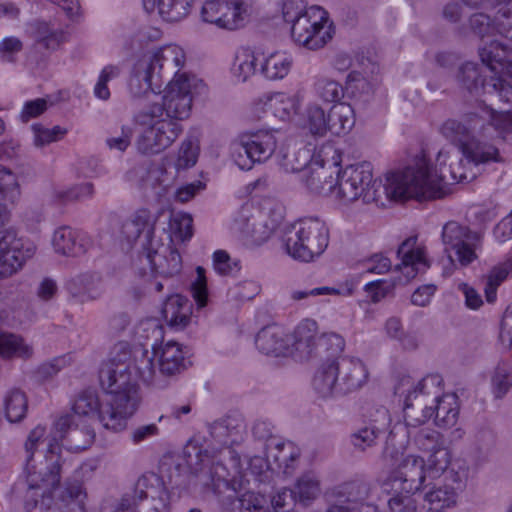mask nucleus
<instances>
[{
	"label": "nucleus",
	"mask_w": 512,
	"mask_h": 512,
	"mask_svg": "<svg viewBox=\"0 0 512 512\" xmlns=\"http://www.w3.org/2000/svg\"><path fill=\"white\" fill-rule=\"evenodd\" d=\"M191 107V79L182 73L169 81L161 104L154 103L134 116L144 127L135 143L137 151L151 156L170 147L183 130L178 121L189 117Z\"/></svg>",
	"instance_id": "obj_1"
},
{
	"label": "nucleus",
	"mask_w": 512,
	"mask_h": 512,
	"mask_svg": "<svg viewBox=\"0 0 512 512\" xmlns=\"http://www.w3.org/2000/svg\"><path fill=\"white\" fill-rule=\"evenodd\" d=\"M115 350L118 353L103 365L99 379L108 406V415L101 416L103 427L119 432L125 429L127 419L137 410L140 398L128 363L131 355L127 344L120 343Z\"/></svg>",
	"instance_id": "obj_2"
},
{
	"label": "nucleus",
	"mask_w": 512,
	"mask_h": 512,
	"mask_svg": "<svg viewBox=\"0 0 512 512\" xmlns=\"http://www.w3.org/2000/svg\"><path fill=\"white\" fill-rule=\"evenodd\" d=\"M384 191L393 200L424 201L442 196L435 168L432 169L424 153L417 155L404 169L389 173Z\"/></svg>",
	"instance_id": "obj_3"
},
{
	"label": "nucleus",
	"mask_w": 512,
	"mask_h": 512,
	"mask_svg": "<svg viewBox=\"0 0 512 512\" xmlns=\"http://www.w3.org/2000/svg\"><path fill=\"white\" fill-rule=\"evenodd\" d=\"M55 441V437L50 438L45 452H39L36 457H27L25 471L28 490L25 507L28 510L37 506L38 498H41L42 506L49 507L52 493L60 483L61 448Z\"/></svg>",
	"instance_id": "obj_4"
},
{
	"label": "nucleus",
	"mask_w": 512,
	"mask_h": 512,
	"mask_svg": "<svg viewBox=\"0 0 512 512\" xmlns=\"http://www.w3.org/2000/svg\"><path fill=\"white\" fill-rule=\"evenodd\" d=\"M366 364L357 357L342 356L324 361L317 368L312 385L324 398L346 395L363 388L369 380Z\"/></svg>",
	"instance_id": "obj_5"
},
{
	"label": "nucleus",
	"mask_w": 512,
	"mask_h": 512,
	"mask_svg": "<svg viewBox=\"0 0 512 512\" xmlns=\"http://www.w3.org/2000/svg\"><path fill=\"white\" fill-rule=\"evenodd\" d=\"M284 219V207L269 203L258 209L252 204H244L233 220L231 229L247 245L259 246L270 239Z\"/></svg>",
	"instance_id": "obj_6"
},
{
	"label": "nucleus",
	"mask_w": 512,
	"mask_h": 512,
	"mask_svg": "<svg viewBox=\"0 0 512 512\" xmlns=\"http://www.w3.org/2000/svg\"><path fill=\"white\" fill-rule=\"evenodd\" d=\"M328 229L316 217L303 218L286 228L283 242L286 252L295 260L310 262L328 246Z\"/></svg>",
	"instance_id": "obj_7"
},
{
	"label": "nucleus",
	"mask_w": 512,
	"mask_h": 512,
	"mask_svg": "<svg viewBox=\"0 0 512 512\" xmlns=\"http://www.w3.org/2000/svg\"><path fill=\"white\" fill-rule=\"evenodd\" d=\"M335 199L343 204L357 200L363 203L378 201L380 182L374 178L373 166L370 162H361L346 166L343 170L335 171Z\"/></svg>",
	"instance_id": "obj_8"
},
{
	"label": "nucleus",
	"mask_w": 512,
	"mask_h": 512,
	"mask_svg": "<svg viewBox=\"0 0 512 512\" xmlns=\"http://www.w3.org/2000/svg\"><path fill=\"white\" fill-rule=\"evenodd\" d=\"M441 133L459 149L470 166L503 161L498 148L482 140L488 137L482 135V128L475 134L461 122L449 119L443 123Z\"/></svg>",
	"instance_id": "obj_9"
},
{
	"label": "nucleus",
	"mask_w": 512,
	"mask_h": 512,
	"mask_svg": "<svg viewBox=\"0 0 512 512\" xmlns=\"http://www.w3.org/2000/svg\"><path fill=\"white\" fill-rule=\"evenodd\" d=\"M155 360L162 375L173 376L181 373L191 362L188 351L175 341H168L159 347L153 346V351L141 350L140 356L135 355V367L141 379L147 384L155 382Z\"/></svg>",
	"instance_id": "obj_10"
},
{
	"label": "nucleus",
	"mask_w": 512,
	"mask_h": 512,
	"mask_svg": "<svg viewBox=\"0 0 512 512\" xmlns=\"http://www.w3.org/2000/svg\"><path fill=\"white\" fill-rule=\"evenodd\" d=\"M487 81L483 68L474 62L463 63L457 71L459 86L472 96L495 95L504 102L512 101V73H496Z\"/></svg>",
	"instance_id": "obj_11"
},
{
	"label": "nucleus",
	"mask_w": 512,
	"mask_h": 512,
	"mask_svg": "<svg viewBox=\"0 0 512 512\" xmlns=\"http://www.w3.org/2000/svg\"><path fill=\"white\" fill-rule=\"evenodd\" d=\"M334 35L333 23L328 12L320 6H311L291 26V36L299 45L317 50L322 48Z\"/></svg>",
	"instance_id": "obj_12"
},
{
	"label": "nucleus",
	"mask_w": 512,
	"mask_h": 512,
	"mask_svg": "<svg viewBox=\"0 0 512 512\" xmlns=\"http://www.w3.org/2000/svg\"><path fill=\"white\" fill-rule=\"evenodd\" d=\"M277 139L274 131L258 130L239 136L232 145V157L242 170H250L255 163L267 161L275 152Z\"/></svg>",
	"instance_id": "obj_13"
},
{
	"label": "nucleus",
	"mask_w": 512,
	"mask_h": 512,
	"mask_svg": "<svg viewBox=\"0 0 512 512\" xmlns=\"http://www.w3.org/2000/svg\"><path fill=\"white\" fill-rule=\"evenodd\" d=\"M498 39L479 47V56L491 72L512 73V21L500 22Z\"/></svg>",
	"instance_id": "obj_14"
},
{
	"label": "nucleus",
	"mask_w": 512,
	"mask_h": 512,
	"mask_svg": "<svg viewBox=\"0 0 512 512\" xmlns=\"http://www.w3.org/2000/svg\"><path fill=\"white\" fill-rule=\"evenodd\" d=\"M425 467L422 457L407 455L387 477L385 489L391 493H416L426 479Z\"/></svg>",
	"instance_id": "obj_15"
},
{
	"label": "nucleus",
	"mask_w": 512,
	"mask_h": 512,
	"mask_svg": "<svg viewBox=\"0 0 512 512\" xmlns=\"http://www.w3.org/2000/svg\"><path fill=\"white\" fill-rule=\"evenodd\" d=\"M201 17L220 29L237 30L244 26L247 10L242 0H206Z\"/></svg>",
	"instance_id": "obj_16"
},
{
	"label": "nucleus",
	"mask_w": 512,
	"mask_h": 512,
	"mask_svg": "<svg viewBox=\"0 0 512 512\" xmlns=\"http://www.w3.org/2000/svg\"><path fill=\"white\" fill-rule=\"evenodd\" d=\"M56 438L69 452L79 453L91 447L95 440V431L87 421H78L75 416H61L53 425Z\"/></svg>",
	"instance_id": "obj_17"
},
{
	"label": "nucleus",
	"mask_w": 512,
	"mask_h": 512,
	"mask_svg": "<svg viewBox=\"0 0 512 512\" xmlns=\"http://www.w3.org/2000/svg\"><path fill=\"white\" fill-rule=\"evenodd\" d=\"M443 379L438 374H430L425 376L416 386L411 377H403L395 387V394H413V400L416 401L418 406L430 408L433 411V406L446 395L443 393Z\"/></svg>",
	"instance_id": "obj_18"
},
{
	"label": "nucleus",
	"mask_w": 512,
	"mask_h": 512,
	"mask_svg": "<svg viewBox=\"0 0 512 512\" xmlns=\"http://www.w3.org/2000/svg\"><path fill=\"white\" fill-rule=\"evenodd\" d=\"M372 490L371 483L361 479H354L341 483L326 492L325 497H333L339 499L361 512H379L378 507L369 503Z\"/></svg>",
	"instance_id": "obj_19"
},
{
	"label": "nucleus",
	"mask_w": 512,
	"mask_h": 512,
	"mask_svg": "<svg viewBox=\"0 0 512 512\" xmlns=\"http://www.w3.org/2000/svg\"><path fill=\"white\" fill-rule=\"evenodd\" d=\"M329 151L332 153V159H322L321 163L313 162L305 180L307 188L317 195L334 196L336 176L333 175L338 169L340 156L335 149L329 148Z\"/></svg>",
	"instance_id": "obj_20"
},
{
	"label": "nucleus",
	"mask_w": 512,
	"mask_h": 512,
	"mask_svg": "<svg viewBox=\"0 0 512 512\" xmlns=\"http://www.w3.org/2000/svg\"><path fill=\"white\" fill-rule=\"evenodd\" d=\"M151 65L155 75L159 74L160 81L163 84L164 80L169 79L172 75L177 78L180 69L185 63V53L183 49L177 45H168L156 50L153 53L145 54L142 57Z\"/></svg>",
	"instance_id": "obj_21"
},
{
	"label": "nucleus",
	"mask_w": 512,
	"mask_h": 512,
	"mask_svg": "<svg viewBox=\"0 0 512 512\" xmlns=\"http://www.w3.org/2000/svg\"><path fill=\"white\" fill-rule=\"evenodd\" d=\"M417 236H411L404 240L397 250L401 262L395 266V270L403 274L405 282L413 279L419 272L426 271L429 260L423 246L417 244Z\"/></svg>",
	"instance_id": "obj_22"
},
{
	"label": "nucleus",
	"mask_w": 512,
	"mask_h": 512,
	"mask_svg": "<svg viewBox=\"0 0 512 512\" xmlns=\"http://www.w3.org/2000/svg\"><path fill=\"white\" fill-rule=\"evenodd\" d=\"M52 243L58 254L71 257H80L93 246V240L86 232L67 226L55 230Z\"/></svg>",
	"instance_id": "obj_23"
},
{
	"label": "nucleus",
	"mask_w": 512,
	"mask_h": 512,
	"mask_svg": "<svg viewBox=\"0 0 512 512\" xmlns=\"http://www.w3.org/2000/svg\"><path fill=\"white\" fill-rule=\"evenodd\" d=\"M156 221L157 216L148 209H138L122 224L121 233L130 243L143 236L145 239L143 246L148 250L154 249L153 235Z\"/></svg>",
	"instance_id": "obj_24"
},
{
	"label": "nucleus",
	"mask_w": 512,
	"mask_h": 512,
	"mask_svg": "<svg viewBox=\"0 0 512 512\" xmlns=\"http://www.w3.org/2000/svg\"><path fill=\"white\" fill-rule=\"evenodd\" d=\"M448 158V152L445 150L437 153L435 171L441 192L443 184L470 182L476 177L475 166L468 165L464 157L446 167Z\"/></svg>",
	"instance_id": "obj_25"
},
{
	"label": "nucleus",
	"mask_w": 512,
	"mask_h": 512,
	"mask_svg": "<svg viewBox=\"0 0 512 512\" xmlns=\"http://www.w3.org/2000/svg\"><path fill=\"white\" fill-rule=\"evenodd\" d=\"M318 325L312 319L303 320L294 330L291 354L298 361H307L317 354Z\"/></svg>",
	"instance_id": "obj_26"
},
{
	"label": "nucleus",
	"mask_w": 512,
	"mask_h": 512,
	"mask_svg": "<svg viewBox=\"0 0 512 512\" xmlns=\"http://www.w3.org/2000/svg\"><path fill=\"white\" fill-rule=\"evenodd\" d=\"M300 101L297 96H289L285 93L265 95L254 104L255 113L260 117L261 113H270L282 120H290L299 110Z\"/></svg>",
	"instance_id": "obj_27"
},
{
	"label": "nucleus",
	"mask_w": 512,
	"mask_h": 512,
	"mask_svg": "<svg viewBox=\"0 0 512 512\" xmlns=\"http://www.w3.org/2000/svg\"><path fill=\"white\" fill-rule=\"evenodd\" d=\"M209 431L211 437L220 447H228L238 444L243 440L245 423L243 418L238 414L227 415L212 423L209 427Z\"/></svg>",
	"instance_id": "obj_28"
},
{
	"label": "nucleus",
	"mask_w": 512,
	"mask_h": 512,
	"mask_svg": "<svg viewBox=\"0 0 512 512\" xmlns=\"http://www.w3.org/2000/svg\"><path fill=\"white\" fill-rule=\"evenodd\" d=\"M150 65L140 58L133 67L128 88L134 98H141L148 92H155L162 87L159 74L155 75Z\"/></svg>",
	"instance_id": "obj_29"
},
{
	"label": "nucleus",
	"mask_w": 512,
	"mask_h": 512,
	"mask_svg": "<svg viewBox=\"0 0 512 512\" xmlns=\"http://www.w3.org/2000/svg\"><path fill=\"white\" fill-rule=\"evenodd\" d=\"M289 338L284 330L277 325H269L261 329L255 339L258 350L275 357L289 354Z\"/></svg>",
	"instance_id": "obj_30"
},
{
	"label": "nucleus",
	"mask_w": 512,
	"mask_h": 512,
	"mask_svg": "<svg viewBox=\"0 0 512 512\" xmlns=\"http://www.w3.org/2000/svg\"><path fill=\"white\" fill-rule=\"evenodd\" d=\"M441 238L448 261V264L443 268V275L448 277L453 274L456 268L455 260L451 255V247H457L460 241L475 238V232L456 221H449L443 226Z\"/></svg>",
	"instance_id": "obj_31"
},
{
	"label": "nucleus",
	"mask_w": 512,
	"mask_h": 512,
	"mask_svg": "<svg viewBox=\"0 0 512 512\" xmlns=\"http://www.w3.org/2000/svg\"><path fill=\"white\" fill-rule=\"evenodd\" d=\"M192 304L179 294L169 296L164 302L162 315L166 323L173 329L182 330L190 322Z\"/></svg>",
	"instance_id": "obj_32"
},
{
	"label": "nucleus",
	"mask_w": 512,
	"mask_h": 512,
	"mask_svg": "<svg viewBox=\"0 0 512 512\" xmlns=\"http://www.w3.org/2000/svg\"><path fill=\"white\" fill-rule=\"evenodd\" d=\"M73 414L66 416H75L78 421L98 420L103 424L101 416L108 415V406H106V398L100 401L97 395L92 391H85L74 402Z\"/></svg>",
	"instance_id": "obj_33"
},
{
	"label": "nucleus",
	"mask_w": 512,
	"mask_h": 512,
	"mask_svg": "<svg viewBox=\"0 0 512 512\" xmlns=\"http://www.w3.org/2000/svg\"><path fill=\"white\" fill-rule=\"evenodd\" d=\"M193 0H143L148 13L157 12L164 20L177 22L190 12Z\"/></svg>",
	"instance_id": "obj_34"
},
{
	"label": "nucleus",
	"mask_w": 512,
	"mask_h": 512,
	"mask_svg": "<svg viewBox=\"0 0 512 512\" xmlns=\"http://www.w3.org/2000/svg\"><path fill=\"white\" fill-rule=\"evenodd\" d=\"M87 492L83 482L76 479L65 481L57 498L60 509L65 512H85Z\"/></svg>",
	"instance_id": "obj_35"
},
{
	"label": "nucleus",
	"mask_w": 512,
	"mask_h": 512,
	"mask_svg": "<svg viewBox=\"0 0 512 512\" xmlns=\"http://www.w3.org/2000/svg\"><path fill=\"white\" fill-rule=\"evenodd\" d=\"M427 491L424 494V502L428 512H444L455 506L457 493L447 483L437 481L426 486Z\"/></svg>",
	"instance_id": "obj_36"
},
{
	"label": "nucleus",
	"mask_w": 512,
	"mask_h": 512,
	"mask_svg": "<svg viewBox=\"0 0 512 512\" xmlns=\"http://www.w3.org/2000/svg\"><path fill=\"white\" fill-rule=\"evenodd\" d=\"M266 456L278 469L287 474L294 468V463L299 458L300 451L290 441L276 442L275 440H270L266 447Z\"/></svg>",
	"instance_id": "obj_37"
},
{
	"label": "nucleus",
	"mask_w": 512,
	"mask_h": 512,
	"mask_svg": "<svg viewBox=\"0 0 512 512\" xmlns=\"http://www.w3.org/2000/svg\"><path fill=\"white\" fill-rule=\"evenodd\" d=\"M99 282L100 277L97 274L83 273L67 281L66 289L72 297L85 302L94 300L100 295Z\"/></svg>",
	"instance_id": "obj_38"
},
{
	"label": "nucleus",
	"mask_w": 512,
	"mask_h": 512,
	"mask_svg": "<svg viewBox=\"0 0 512 512\" xmlns=\"http://www.w3.org/2000/svg\"><path fill=\"white\" fill-rule=\"evenodd\" d=\"M328 131L333 135L345 134L355 124L354 110L348 103H338L327 115Z\"/></svg>",
	"instance_id": "obj_39"
},
{
	"label": "nucleus",
	"mask_w": 512,
	"mask_h": 512,
	"mask_svg": "<svg viewBox=\"0 0 512 512\" xmlns=\"http://www.w3.org/2000/svg\"><path fill=\"white\" fill-rule=\"evenodd\" d=\"M34 253L35 246L32 243H27L15 252L14 249H10L0 253V277H9L19 271Z\"/></svg>",
	"instance_id": "obj_40"
},
{
	"label": "nucleus",
	"mask_w": 512,
	"mask_h": 512,
	"mask_svg": "<svg viewBox=\"0 0 512 512\" xmlns=\"http://www.w3.org/2000/svg\"><path fill=\"white\" fill-rule=\"evenodd\" d=\"M510 9L501 8L492 22L490 17L484 13H475L469 18L470 28L477 36L484 38L497 34V26L500 22H508L511 19Z\"/></svg>",
	"instance_id": "obj_41"
},
{
	"label": "nucleus",
	"mask_w": 512,
	"mask_h": 512,
	"mask_svg": "<svg viewBox=\"0 0 512 512\" xmlns=\"http://www.w3.org/2000/svg\"><path fill=\"white\" fill-rule=\"evenodd\" d=\"M455 394H446L436 406H433L435 424L440 428H451L458 420L459 406Z\"/></svg>",
	"instance_id": "obj_42"
},
{
	"label": "nucleus",
	"mask_w": 512,
	"mask_h": 512,
	"mask_svg": "<svg viewBox=\"0 0 512 512\" xmlns=\"http://www.w3.org/2000/svg\"><path fill=\"white\" fill-rule=\"evenodd\" d=\"M148 258L150 263L156 267L158 272L164 276H174L178 274L182 269V259L179 252L169 247L167 253L164 255H158L157 249H149Z\"/></svg>",
	"instance_id": "obj_43"
},
{
	"label": "nucleus",
	"mask_w": 512,
	"mask_h": 512,
	"mask_svg": "<svg viewBox=\"0 0 512 512\" xmlns=\"http://www.w3.org/2000/svg\"><path fill=\"white\" fill-rule=\"evenodd\" d=\"M345 348L344 338L334 332L323 333L317 340V357L324 361L340 359Z\"/></svg>",
	"instance_id": "obj_44"
},
{
	"label": "nucleus",
	"mask_w": 512,
	"mask_h": 512,
	"mask_svg": "<svg viewBox=\"0 0 512 512\" xmlns=\"http://www.w3.org/2000/svg\"><path fill=\"white\" fill-rule=\"evenodd\" d=\"M4 407L9 422H20L26 416L28 408L25 393L17 388L10 389L4 396Z\"/></svg>",
	"instance_id": "obj_45"
},
{
	"label": "nucleus",
	"mask_w": 512,
	"mask_h": 512,
	"mask_svg": "<svg viewBox=\"0 0 512 512\" xmlns=\"http://www.w3.org/2000/svg\"><path fill=\"white\" fill-rule=\"evenodd\" d=\"M293 492L300 503L308 505L320 495V480L312 472L304 473L297 479Z\"/></svg>",
	"instance_id": "obj_46"
},
{
	"label": "nucleus",
	"mask_w": 512,
	"mask_h": 512,
	"mask_svg": "<svg viewBox=\"0 0 512 512\" xmlns=\"http://www.w3.org/2000/svg\"><path fill=\"white\" fill-rule=\"evenodd\" d=\"M510 274H512V257L491 269L487 275L484 287L485 297L488 303H493L496 300L497 288Z\"/></svg>",
	"instance_id": "obj_47"
},
{
	"label": "nucleus",
	"mask_w": 512,
	"mask_h": 512,
	"mask_svg": "<svg viewBox=\"0 0 512 512\" xmlns=\"http://www.w3.org/2000/svg\"><path fill=\"white\" fill-rule=\"evenodd\" d=\"M304 127L313 136L323 137L326 135L328 132L327 116L320 105L311 103L306 107Z\"/></svg>",
	"instance_id": "obj_48"
},
{
	"label": "nucleus",
	"mask_w": 512,
	"mask_h": 512,
	"mask_svg": "<svg viewBox=\"0 0 512 512\" xmlns=\"http://www.w3.org/2000/svg\"><path fill=\"white\" fill-rule=\"evenodd\" d=\"M488 115L487 124H483L482 135L493 137L495 132L503 133L512 130V111L497 112L491 107H486Z\"/></svg>",
	"instance_id": "obj_49"
},
{
	"label": "nucleus",
	"mask_w": 512,
	"mask_h": 512,
	"mask_svg": "<svg viewBox=\"0 0 512 512\" xmlns=\"http://www.w3.org/2000/svg\"><path fill=\"white\" fill-rule=\"evenodd\" d=\"M292 60L284 53L271 54L262 65V73L267 79L284 78L290 71Z\"/></svg>",
	"instance_id": "obj_50"
},
{
	"label": "nucleus",
	"mask_w": 512,
	"mask_h": 512,
	"mask_svg": "<svg viewBox=\"0 0 512 512\" xmlns=\"http://www.w3.org/2000/svg\"><path fill=\"white\" fill-rule=\"evenodd\" d=\"M404 420L408 427L416 428L430 418L433 417V411L430 408L418 406L416 401L413 400V394H404Z\"/></svg>",
	"instance_id": "obj_51"
},
{
	"label": "nucleus",
	"mask_w": 512,
	"mask_h": 512,
	"mask_svg": "<svg viewBox=\"0 0 512 512\" xmlns=\"http://www.w3.org/2000/svg\"><path fill=\"white\" fill-rule=\"evenodd\" d=\"M0 352L7 357L28 358L32 354V348L20 336L3 333L0 336Z\"/></svg>",
	"instance_id": "obj_52"
},
{
	"label": "nucleus",
	"mask_w": 512,
	"mask_h": 512,
	"mask_svg": "<svg viewBox=\"0 0 512 512\" xmlns=\"http://www.w3.org/2000/svg\"><path fill=\"white\" fill-rule=\"evenodd\" d=\"M481 244L482 236L478 232H475V238L460 241L457 247H451V253L453 252L455 254L461 266H468L477 259L476 251L481 247Z\"/></svg>",
	"instance_id": "obj_53"
},
{
	"label": "nucleus",
	"mask_w": 512,
	"mask_h": 512,
	"mask_svg": "<svg viewBox=\"0 0 512 512\" xmlns=\"http://www.w3.org/2000/svg\"><path fill=\"white\" fill-rule=\"evenodd\" d=\"M450 464V453L444 444L436 450L430 452L425 461V470L429 477L436 478L443 474Z\"/></svg>",
	"instance_id": "obj_54"
},
{
	"label": "nucleus",
	"mask_w": 512,
	"mask_h": 512,
	"mask_svg": "<svg viewBox=\"0 0 512 512\" xmlns=\"http://www.w3.org/2000/svg\"><path fill=\"white\" fill-rule=\"evenodd\" d=\"M353 293V285L352 284H344L338 287H317L310 290H295L291 293V298L293 300L299 301L307 298L308 296H324V295H342V296H350Z\"/></svg>",
	"instance_id": "obj_55"
},
{
	"label": "nucleus",
	"mask_w": 512,
	"mask_h": 512,
	"mask_svg": "<svg viewBox=\"0 0 512 512\" xmlns=\"http://www.w3.org/2000/svg\"><path fill=\"white\" fill-rule=\"evenodd\" d=\"M314 87L317 96L324 102H338L344 96V89L341 84L331 79H318Z\"/></svg>",
	"instance_id": "obj_56"
},
{
	"label": "nucleus",
	"mask_w": 512,
	"mask_h": 512,
	"mask_svg": "<svg viewBox=\"0 0 512 512\" xmlns=\"http://www.w3.org/2000/svg\"><path fill=\"white\" fill-rule=\"evenodd\" d=\"M192 217L187 213H176L170 218L169 227L172 235L180 240L185 241L192 237Z\"/></svg>",
	"instance_id": "obj_57"
},
{
	"label": "nucleus",
	"mask_w": 512,
	"mask_h": 512,
	"mask_svg": "<svg viewBox=\"0 0 512 512\" xmlns=\"http://www.w3.org/2000/svg\"><path fill=\"white\" fill-rule=\"evenodd\" d=\"M413 442L423 452H432L444 444L441 435L432 429H420L413 435Z\"/></svg>",
	"instance_id": "obj_58"
},
{
	"label": "nucleus",
	"mask_w": 512,
	"mask_h": 512,
	"mask_svg": "<svg viewBox=\"0 0 512 512\" xmlns=\"http://www.w3.org/2000/svg\"><path fill=\"white\" fill-rule=\"evenodd\" d=\"M238 510L240 512H268L266 498L253 491H246L238 497Z\"/></svg>",
	"instance_id": "obj_59"
},
{
	"label": "nucleus",
	"mask_w": 512,
	"mask_h": 512,
	"mask_svg": "<svg viewBox=\"0 0 512 512\" xmlns=\"http://www.w3.org/2000/svg\"><path fill=\"white\" fill-rule=\"evenodd\" d=\"M379 434L380 430L376 426H364L351 435V442L355 448L365 451L375 445Z\"/></svg>",
	"instance_id": "obj_60"
},
{
	"label": "nucleus",
	"mask_w": 512,
	"mask_h": 512,
	"mask_svg": "<svg viewBox=\"0 0 512 512\" xmlns=\"http://www.w3.org/2000/svg\"><path fill=\"white\" fill-rule=\"evenodd\" d=\"M32 131L34 133V144L36 147H43L55 142L66 134V130L62 129L60 126L49 129L40 124L32 125Z\"/></svg>",
	"instance_id": "obj_61"
},
{
	"label": "nucleus",
	"mask_w": 512,
	"mask_h": 512,
	"mask_svg": "<svg viewBox=\"0 0 512 512\" xmlns=\"http://www.w3.org/2000/svg\"><path fill=\"white\" fill-rule=\"evenodd\" d=\"M94 185L90 182L75 185L67 190L58 192L57 196L63 203L83 201L94 195Z\"/></svg>",
	"instance_id": "obj_62"
},
{
	"label": "nucleus",
	"mask_w": 512,
	"mask_h": 512,
	"mask_svg": "<svg viewBox=\"0 0 512 512\" xmlns=\"http://www.w3.org/2000/svg\"><path fill=\"white\" fill-rule=\"evenodd\" d=\"M512 386V373L505 365H498L492 376V388L496 398H502Z\"/></svg>",
	"instance_id": "obj_63"
},
{
	"label": "nucleus",
	"mask_w": 512,
	"mask_h": 512,
	"mask_svg": "<svg viewBox=\"0 0 512 512\" xmlns=\"http://www.w3.org/2000/svg\"><path fill=\"white\" fill-rule=\"evenodd\" d=\"M120 74V69L115 65L105 66L98 78V81L94 87V94L97 98L101 100H108L110 97V91L107 86V83Z\"/></svg>",
	"instance_id": "obj_64"
}]
</instances>
